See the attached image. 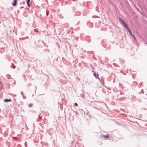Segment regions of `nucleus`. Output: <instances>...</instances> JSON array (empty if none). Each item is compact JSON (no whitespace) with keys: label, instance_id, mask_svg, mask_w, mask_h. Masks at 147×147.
I'll use <instances>...</instances> for the list:
<instances>
[{"label":"nucleus","instance_id":"6e6552de","mask_svg":"<svg viewBox=\"0 0 147 147\" xmlns=\"http://www.w3.org/2000/svg\"><path fill=\"white\" fill-rule=\"evenodd\" d=\"M132 37L135 40H136V38L134 35H132Z\"/></svg>","mask_w":147,"mask_h":147},{"label":"nucleus","instance_id":"0eeeda50","mask_svg":"<svg viewBox=\"0 0 147 147\" xmlns=\"http://www.w3.org/2000/svg\"><path fill=\"white\" fill-rule=\"evenodd\" d=\"M93 75L95 76V77H96V78H98V79H99L100 80V79H99V78L97 76H96V73H94Z\"/></svg>","mask_w":147,"mask_h":147},{"label":"nucleus","instance_id":"39448f33","mask_svg":"<svg viewBox=\"0 0 147 147\" xmlns=\"http://www.w3.org/2000/svg\"><path fill=\"white\" fill-rule=\"evenodd\" d=\"M4 101L5 102H8L9 101H11V99H5L4 100Z\"/></svg>","mask_w":147,"mask_h":147},{"label":"nucleus","instance_id":"9d476101","mask_svg":"<svg viewBox=\"0 0 147 147\" xmlns=\"http://www.w3.org/2000/svg\"><path fill=\"white\" fill-rule=\"evenodd\" d=\"M74 106H78V104H77V103H74Z\"/></svg>","mask_w":147,"mask_h":147},{"label":"nucleus","instance_id":"423d86ee","mask_svg":"<svg viewBox=\"0 0 147 147\" xmlns=\"http://www.w3.org/2000/svg\"><path fill=\"white\" fill-rule=\"evenodd\" d=\"M27 0V5H28V6L29 7H30V5L29 4V2H30V0Z\"/></svg>","mask_w":147,"mask_h":147},{"label":"nucleus","instance_id":"1a4fd4ad","mask_svg":"<svg viewBox=\"0 0 147 147\" xmlns=\"http://www.w3.org/2000/svg\"><path fill=\"white\" fill-rule=\"evenodd\" d=\"M33 105L32 104V103H30L29 104V106L30 107H31Z\"/></svg>","mask_w":147,"mask_h":147},{"label":"nucleus","instance_id":"f257e3e1","mask_svg":"<svg viewBox=\"0 0 147 147\" xmlns=\"http://www.w3.org/2000/svg\"><path fill=\"white\" fill-rule=\"evenodd\" d=\"M120 20L121 21V22L122 23V24H123L124 26V27H125V28H127V29L128 28V26H127V25L126 24V23L125 22H124V21H123V20H122L121 19H120Z\"/></svg>","mask_w":147,"mask_h":147},{"label":"nucleus","instance_id":"f03ea898","mask_svg":"<svg viewBox=\"0 0 147 147\" xmlns=\"http://www.w3.org/2000/svg\"><path fill=\"white\" fill-rule=\"evenodd\" d=\"M14 3L12 4V5L14 6H15L17 4V1L16 0H14Z\"/></svg>","mask_w":147,"mask_h":147},{"label":"nucleus","instance_id":"20e7f679","mask_svg":"<svg viewBox=\"0 0 147 147\" xmlns=\"http://www.w3.org/2000/svg\"><path fill=\"white\" fill-rule=\"evenodd\" d=\"M102 136L105 138H108L109 137V135H102Z\"/></svg>","mask_w":147,"mask_h":147},{"label":"nucleus","instance_id":"7ed1b4c3","mask_svg":"<svg viewBox=\"0 0 147 147\" xmlns=\"http://www.w3.org/2000/svg\"><path fill=\"white\" fill-rule=\"evenodd\" d=\"M127 30L128 32H129V33L130 34V35H132V33L130 29L129 28H128L127 29Z\"/></svg>","mask_w":147,"mask_h":147}]
</instances>
